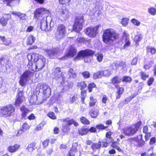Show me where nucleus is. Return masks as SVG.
<instances>
[{"label": "nucleus", "instance_id": "obj_1", "mask_svg": "<svg viewBox=\"0 0 156 156\" xmlns=\"http://www.w3.org/2000/svg\"><path fill=\"white\" fill-rule=\"evenodd\" d=\"M102 39L106 44L111 45L114 41L119 38V34L115 30L112 29H107L103 32Z\"/></svg>", "mask_w": 156, "mask_h": 156}, {"label": "nucleus", "instance_id": "obj_2", "mask_svg": "<svg viewBox=\"0 0 156 156\" xmlns=\"http://www.w3.org/2000/svg\"><path fill=\"white\" fill-rule=\"evenodd\" d=\"M28 60H33L35 62L38 69L39 70L43 69L46 64V58L39 54L35 52L30 53L27 54Z\"/></svg>", "mask_w": 156, "mask_h": 156}, {"label": "nucleus", "instance_id": "obj_3", "mask_svg": "<svg viewBox=\"0 0 156 156\" xmlns=\"http://www.w3.org/2000/svg\"><path fill=\"white\" fill-rule=\"evenodd\" d=\"M15 109L11 105H8L2 107L0 109V116L8 117L14 114Z\"/></svg>", "mask_w": 156, "mask_h": 156}, {"label": "nucleus", "instance_id": "obj_4", "mask_svg": "<svg viewBox=\"0 0 156 156\" xmlns=\"http://www.w3.org/2000/svg\"><path fill=\"white\" fill-rule=\"evenodd\" d=\"M66 32V27L63 24H58L55 34L56 39L58 40L62 39L65 36Z\"/></svg>", "mask_w": 156, "mask_h": 156}, {"label": "nucleus", "instance_id": "obj_5", "mask_svg": "<svg viewBox=\"0 0 156 156\" xmlns=\"http://www.w3.org/2000/svg\"><path fill=\"white\" fill-rule=\"evenodd\" d=\"M33 75L34 73L31 71L29 70L25 71L20 77L19 81L20 84L22 86H24Z\"/></svg>", "mask_w": 156, "mask_h": 156}, {"label": "nucleus", "instance_id": "obj_6", "mask_svg": "<svg viewBox=\"0 0 156 156\" xmlns=\"http://www.w3.org/2000/svg\"><path fill=\"white\" fill-rule=\"evenodd\" d=\"M53 70L52 75L54 76L53 78L58 81V82H60L62 85H63L64 83L65 78L61 71L60 68L57 67L53 69Z\"/></svg>", "mask_w": 156, "mask_h": 156}, {"label": "nucleus", "instance_id": "obj_7", "mask_svg": "<svg viewBox=\"0 0 156 156\" xmlns=\"http://www.w3.org/2000/svg\"><path fill=\"white\" fill-rule=\"evenodd\" d=\"M84 21L83 16L76 17L73 27V30L76 32H79L82 29L83 23Z\"/></svg>", "mask_w": 156, "mask_h": 156}, {"label": "nucleus", "instance_id": "obj_8", "mask_svg": "<svg viewBox=\"0 0 156 156\" xmlns=\"http://www.w3.org/2000/svg\"><path fill=\"white\" fill-rule=\"evenodd\" d=\"M94 52L93 50L90 49L81 50L78 52L75 59H79L81 58L92 56L94 54Z\"/></svg>", "mask_w": 156, "mask_h": 156}, {"label": "nucleus", "instance_id": "obj_9", "mask_svg": "<svg viewBox=\"0 0 156 156\" xmlns=\"http://www.w3.org/2000/svg\"><path fill=\"white\" fill-rule=\"evenodd\" d=\"M40 92H42L44 95L46 97H49L51 94V91L50 88L46 84L40 83L38 87Z\"/></svg>", "mask_w": 156, "mask_h": 156}, {"label": "nucleus", "instance_id": "obj_10", "mask_svg": "<svg viewBox=\"0 0 156 156\" xmlns=\"http://www.w3.org/2000/svg\"><path fill=\"white\" fill-rule=\"evenodd\" d=\"M76 49L73 45L70 46L68 51L61 58L62 60L67 59L68 57H73L77 53Z\"/></svg>", "mask_w": 156, "mask_h": 156}, {"label": "nucleus", "instance_id": "obj_11", "mask_svg": "<svg viewBox=\"0 0 156 156\" xmlns=\"http://www.w3.org/2000/svg\"><path fill=\"white\" fill-rule=\"evenodd\" d=\"M99 27V26H97L94 27H88L85 30L84 32L90 37H94L98 33L97 31Z\"/></svg>", "mask_w": 156, "mask_h": 156}, {"label": "nucleus", "instance_id": "obj_12", "mask_svg": "<svg viewBox=\"0 0 156 156\" xmlns=\"http://www.w3.org/2000/svg\"><path fill=\"white\" fill-rule=\"evenodd\" d=\"M136 132V129H134L133 126H127L123 129V133L126 136H133Z\"/></svg>", "mask_w": 156, "mask_h": 156}, {"label": "nucleus", "instance_id": "obj_13", "mask_svg": "<svg viewBox=\"0 0 156 156\" xmlns=\"http://www.w3.org/2000/svg\"><path fill=\"white\" fill-rule=\"evenodd\" d=\"M48 11L43 8H40L36 9L34 12V17L36 19H39L43 15L47 13Z\"/></svg>", "mask_w": 156, "mask_h": 156}, {"label": "nucleus", "instance_id": "obj_14", "mask_svg": "<svg viewBox=\"0 0 156 156\" xmlns=\"http://www.w3.org/2000/svg\"><path fill=\"white\" fill-rule=\"evenodd\" d=\"M40 26L41 30L45 31H49L51 28L50 25H48L46 19L44 18L41 20Z\"/></svg>", "mask_w": 156, "mask_h": 156}, {"label": "nucleus", "instance_id": "obj_15", "mask_svg": "<svg viewBox=\"0 0 156 156\" xmlns=\"http://www.w3.org/2000/svg\"><path fill=\"white\" fill-rule=\"evenodd\" d=\"M23 93V91H19L15 101V105L16 107H19L20 104L23 102V99L24 98Z\"/></svg>", "mask_w": 156, "mask_h": 156}, {"label": "nucleus", "instance_id": "obj_16", "mask_svg": "<svg viewBox=\"0 0 156 156\" xmlns=\"http://www.w3.org/2000/svg\"><path fill=\"white\" fill-rule=\"evenodd\" d=\"M101 147H107V143L106 142H103V140L99 141L98 143H93L91 146V148L93 150L99 149Z\"/></svg>", "mask_w": 156, "mask_h": 156}, {"label": "nucleus", "instance_id": "obj_17", "mask_svg": "<svg viewBox=\"0 0 156 156\" xmlns=\"http://www.w3.org/2000/svg\"><path fill=\"white\" fill-rule=\"evenodd\" d=\"M60 18L63 20H66L69 17V12L66 9H62L59 13Z\"/></svg>", "mask_w": 156, "mask_h": 156}, {"label": "nucleus", "instance_id": "obj_18", "mask_svg": "<svg viewBox=\"0 0 156 156\" xmlns=\"http://www.w3.org/2000/svg\"><path fill=\"white\" fill-rule=\"evenodd\" d=\"M123 38L125 40V44L123 46L124 49L128 47L130 44L129 40V35L126 33V31H124L123 33Z\"/></svg>", "mask_w": 156, "mask_h": 156}, {"label": "nucleus", "instance_id": "obj_19", "mask_svg": "<svg viewBox=\"0 0 156 156\" xmlns=\"http://www.w3.org/2000/svg\"><path fill=\"white\" fill-rule=\"evenodd\" d=\"M27 67L30 69L34 71H39V69H38L35 62L33 61V60H28Z\"/></svg>", "mask_w": 156, "mask_h": 156}, {"label": "nucleus", "instance_id": "obj_20", "mask_svg": "<svg viewBox=\"0 0 156 156\" xmlns=\"http://www.w3.org/2000/svg\"><path fill=\"white\" fill-rule=\"evenodd\" d=\"M20 109L21 112V117L22 119H27L26 117L27 113L29 112V110L25 106L23 105L20 108Z\"/></svg>", "mask_w": 156, "mask_h": 156}, {"label": "nucleus", "instance_id": "obj_21", "mask_svg": "<svg viewBox=\"0 0 156 156\" xmlns=\"http://www.w3.org/2000/svg\"><path fill=\"white\" fill-rule=\"evenodd\" d=\"M113 132L109 131L106 133L105 136L106 139H105L103 141V142H106L107 143V146L108 145V143H111L113 139L111 137V135L113 134Z\"/></svg>", "mask_w": 156, "mask_h": 156}, {"label": "nucleus", "instance_id": "obj_22", "mask_svg": "<svg viewBox=\"0 0 156 156\" xmlns=\"http://www.w3.org/2000/svg\"><path fill=\"white\" fill-rule=\"evenodd\" d=\"M115 87L118 89L116 91V99H119L120 98L121 95L122 94L124 91V88L122 87H120L118 85H115Z\"/></svg>", "mask_w": 156, "mask_h": 156}, {"label": "nucleus", "instance_id": "obj_23", "mask_svg": "<svg viewBox=\"0 0 156 156\" xmlns=\"http://www.w3.org/2000/svg\"><path fill=\"white\" fill-rule=\"evenodd\" d=\"M47 52L49 58L51 59L54 58L58 53V51L56 49L53 50H47Z\"/></svg>", "mask_w": 156, "mask_h": 156}, {"label": "nucleus", "instance_id": "obj_24", "mask_svg": "<svg viewBox=\"0 0 156 156\" xmlns=\"http://www.w3.org/2000/svg\"><path fill=\"white\" fill-rule=\"evenodd\" d=\"M68 78L69 79H74L76 77V75L75 71L70 68L68 71Z\"/></svg>", "mask_w": 156, "mask_h": 156}, {"label": "nucleus", "instance_id": "obj_25", "mask_svg": "<svg viewBox=\"0 0 156 156\" xmlns=\"http://www.w3.org/2000/svg\"><path fill=\"white\" fill-rule=\"evenodd\" d=\"M74 144H76V143L73 144L72 147L69 151L67 156H74L75 155V153L77 151V150L76 147L73 146Z\"/></svg>", "mask_w": 156, "mask_h": 156}, {"label": "nucleus", "instance_id": "obj_26", "mask_svg": "<svg viewBox=\"0 0 156 156\" xmlns=\"http://www.w3.org/2000/svg\"><path fill=\"white\" fill-rule=\"evenodd\" d=\"M20 147L19 144H15L13 146H10L8 147V151L10 153L16 152Z\"/></svg>", "mask_w": 156, "mask_h": 156}, {"label": "nucleus", "instance_id": "obj_27", "mask_svg": "<svg viewBox=\"0 0 156 156\" xmlns=\"http://www.w3.org/2000/svg\"><path fill=\"white\" fill-rule=\"evenodd\" d=\"M111 81L112 83L114 85H115V84L119 83L122 82V78L121 77L115 76L112 79Z\"/></svg>", "mask_w": 156, "mask_h": 156}, {"label": "nucleus", "instance_id": "obj_28", "mask_svg": "<svg viewBox=\"0 0 156 156\" xmlns=\"http://www.w3.org/2000/svg\"><path fill=\"white\" fill-rule=\"evenodd\" d=\"M35 39V38L32 35L28 36L27 40V44L28 45H32L34 42Z\"/></svg>", "mask_w": 156, "mask_h": 156}, {"label": "nucleus", "instance_id": "obj_29", "mask_svg": "<svg viewBox=\"0 0 156 156\" xmlns=\"http://www.w3.org/2000/svg\"><path fill=\"white\" fill-rule=\"evenodd\" d=\"M88 132V129L83 127L79 129L78 133L79 135L81 136L86 135Z\"/></svg>", "mask_w": 156, "mask_h": 156}, {"label": "nucleus", "instance_id": "obj_30", "mask_svg": "<svg viewBox=\"0 0 156 156\" xmlns=\"http://www.w3.org/2000/svg\"><path fill=\"white\" fill-rule=\"evenodd\" d=\"M36 143L35 142H33L28 144L26 148V150L30 152H32L35 149Z\"/></svg>", "mask_w": 156, "mask_h": 156}, {"label": "nucleus", "instance_id": "obj_31", "mask_svg": "<svg viewBox=\"0 0 156 156\" xmlns=\"http://www.w3.org/2000/svg\"><path fill=\"white\" fill-rule=\"evenodd\" d=\"M77 86L78 89H80L81 90H83L87 87V85L85 82L81 81L77 83Z\"/></svg>", "mask_w": 156, "mask_h": 156}, {"label": "nucleus", "instance_id": "obj_32", "mask_svg": "<svg viewBox=\"0 0 156 156\" xmlns=\"http://www.w3.org/2000/svg\"><path fill=\"white\" fill-rule=\"evenodd\" d=\"M99 111L97 109H92L89 112V114L92 118H96L98 115Z\"/></svg>", "mask_w": 156, "mask_h": 156}, {"label": "nucleus", "instance_id": "obj_33", "mask_svg": "<svg viewBox=\"0 0 156 156\" xmlns=\"http://www.w3.org/2000/svg\"><path fill=\"white\" fill-rule=\"evenodd\" d=\"M90 101L89 102V106L90 107L94 106L97 102V99L96 98H94L92 96H90Z\"/></svg>", "mask_w": 156, "mask_h": 156}, {"label": "nucleus", "instance_id": "obj_34", "mask_svg": "<svg viewBox=\"0 0 156 156\" xmlns=\"http://www.w3.org/2000/svg\"><path fill=\"white\" fill-rule=\"evenodd\" d=\"M125 63L126 62H125L121 61L119 63L118 62L115 63H114V64L117 68L118 67H120L121 69H123L126 66V65Z\"/></svg>", "mask_w": 156, "mask_h": 156}, {"label": "nucleus", "instance_id": "obj_35", "mask_svg": "<svg viewBox=\"0 0 156 156\" xmlns=\"http://www.w3.org/2000/svg\"><path fill=\"white\" fill-rule=\"evenodd\" d=\"M80 121L81 123L85 125H89L90 124L89 121L86 117L82 116L80 118Z\"/></svg>", "mask_w": 156, "mask_h": 156}, {"label": "nucleus", "instance_id": "obj_36", "mask_svg": "<svg viewBox=\"0 0 156 156\" xmlns=\"http://www.w3.org/2000/svg\"><path fill=\"white\" fill-rule=\"evenodd\" d=\"M102 71H99L93 74V78L94 79L100 78L102 77Z\"/></svg>", "mask_w": 156, "mask_h": 156}, {"label": "nucleus", "instance_id": "obj_37", "mask_svg": "<svg viewBox=\"0 0 156 156\" xmlns=\"http://www.w3.org/2000/svg\"><path fill=\"white\" fill-rule=\"evenodd\" d=\"M66 123L69 126H70L72 124H73L75 126H77L79 125L78 123L73 119L69 120L68 121V122Z\"/></svg>", "mask_w": 156, "mask_h": 156}, {"label": "nucleus", "instance_id": "obj_38", "mask_svg": "<svg viewBox=\"0 0 156 156\" xmlns=\"http://www.w3.org/2000/svg\"><path fill=\"white\" fill-rule=\"evenodd\" d=\"M81 102L82 104L84 103V100L86 98V92L85 90H81Z\"/></svg>", "mask_w": 156, "mask_h": 156}, {"label": "nucleus", "instance_id": "obj_39", "mask_svg": "<svg viewBox=\"0 0 156 156\" xmlns=\"http://www.w3.org/2000/svg\"><path fill=\"white\" fill-rule=\"evenodd\" d=\"M154 63V62L153 61L151 60L149 61L148 63L145 65L144 66V67L145 69H149V68L152 66Z\"/></svg>", "mask_w": 156, "mask_h": 156}, {"label": "nucleus", "instance_id": "obj_40", "mask_svg": "<svg viewBox=\"0 0 156 156\" xmlns=\"http://www.w3.org/2000/svg\"><path fill=\"white\" fill-rule=\"evenodd\" d=\"M87 40H86L84 37H78L76 40V42L78 43H85L86 42Z\"/></svg>", "mask_w": 156, "mask_h": 156}, {"label": "nucleus", "instance_id": "obj_41", "mask_svg": "<svg viewBox=\"0 0 156 156\" xmlns=\"http://www.w3.org/2000/svg\"><path fill=\"white\" fill-rule=\"evenodd\" d=\"M7 19L6 20L4 17H2L0 19V24L3 27L5 26L7 23Z\"/></svg>", "mask_w": 156, "mask_h": 156}, {"label": "nucleus", "instance_id": "obj_42", "mask_svg": "<svg viewBox=\"0 0 156 156\" xmlns=\"http://www.w3.org/2000/svg\"><path fill=\"white\" fill-rule=\"evenodd\" d=\"M104 1L103 0H101L97 1L96 2V6L99 7V10H101L104 5L103 3Z\"/></svg>", "mask_w": 156, "mask_h": 156}, {"label": "nucleus", "instance_id": "obj_43", "mask_svg": "<svg viewBox=\"0 0 156 156\" xmlns=\"http://www.w3.org/2000/svg\"><path fill=\"white\" fill-rule=\"evenodd\" d=\"M69 126L67 124V123H64L62 124V129L64 132H68L69 130Z\"/></svg>", "mask_w": 156, "mask_h": 156}, {"label": "nucleus", "instance_id": "obj_44", "mask_svg": "<svg viewBox=\"0 0 156 156\" xmlns=\"http://www.w3.org/2000/svg\"><path fill=\"white\" fill-rule=\"evenodd\" d=\"M96 85L94 83H91L89 84L88 86V89L89 92H91L92 91L93 88L96 87Z\"/></svg>", "mask_w": 156, "mask_h": 156}, {"label": "nucleus", "instance_id": "obj_45", "mask_svg": "<svg viewBox=\"0 0 156 156\" xmlns=\"http://www.w3.org/2000/svg\"><path fill=\"white\" fill-rule=\"evenodd\" d=\"M132 81V79L130 77L125 76L123 77L122 79V81L130 83Z\"/></svg>", "mask_w": 156, "mask_h": 156}, {"label": "nucleus", "instance_id": "obj_46", "mask_svg": "<svg viewBox=\"0 0 156 156\" xmlns=\"http://www.w3.org/2000/svg\"><path fill=\"white\" fill-rule=\"evenodd\" d=\"M148 12L152 15H154L156 13V9L153 7H151L148 9Z\"/></svg>", "mask_w": 156, "mask_h": 156}, {"label": "nucleus", "instance_id": "obj_47", "mask_svg": "<svg viewBox=\"0 0 156 156\" xmlns=\"http://www.w3.org/2000/svg\"><path fill=\"white\" fill-rule=\"evenodd\" d=\"M142 37L140 35H138L135 36L134 40L136 43H138L140 41V40L142 39Z\"/></svg>", "mask_w": 156, "mask_h": 156}, {"label": "nucleus", "instance_id": "obj_48", "mask_svg": "<svg viewBox=\"0 0 156 156\" xmlns=\"http://www.w3.org/2000/svg\"><path fill=\"white\" fill-rule=\"evenodd\" d=\"M111 73L110 70H107L102 71V75L104 76H108Z\"/></svg>", "mask_w": 156, "mask_h": 156}, {"label": "nucleus", "instance_id": "obj_49", "mask_svg": "<svg viewBox=\"0 0 156 156\" xmlns=\"http://www.w3.org/2000/svg\"><path fill=\"white\" fill-rule=\"evenodd\" d=\"M97 56V59L98 61L99 62L102 61L103 58V55L102 54H97L96 55Z\"/></svg>", "mask_w": 156, "mask_h": 156}, {"label": "nucleus", "instance_id": "obj_50", "mask_svg": "<svg viewBox=\"0 0 156 156\" xmlns=\"http://www.w3.org/2000/svg\"><path fill=\"white\" fill-rule=\"evenodd\" d=\"M96 128L98 129H105L108 127V126H105L102 124H99L96 126Z\"/></svg>", "mask_w": 156, "mask_h": 156}, {"label": "nucleus", "instance_id": "obj_51", "mask_svg": "<svg viewBox=\"0 0 156 156\" xmlns=\"http://www.w3.org/2000/svg\"><path fill=\"white\" fill-rule=\"evenodd\" d=\"M48 116L51 119H56V116L55 115L54 113L53 112H50L48 114Z\"/></svg>", "mask_w": 156, "mask_h": 156}, {"label": "nucleus", "instance_id": "obj_52", "mask_svg": "<svg viewBox=\"0 0 156 156\" xmlns=\"http://www.w3.org/2000/svg\"><path fill=\"white\" fill-rule=\"evenodd\" d=\"M82 75L84 78H88L90 77V73L88 71H85L82 73Z\"/></svg>", "mask_w": 156, "mask_h": 156}, {"label": "nucleus", "instance_id": "obj_53", "mask_svg": "<svg viewBox=\"0 0 156 156\" xmlns=\"http://www.w3.org/2000/svg\"><path fill=\"white\" fill-rule=\"evenodd\" d=\"M129 19L127 18H123L121 22L122 24L125 26L128 23Z\"/></svg>", "mask_w": 156, "mask_h": 156}, {"label": "nucleus", "instance_id": "obj_54", "mask_svg": "<svg viewBox=\"0 0 156 156\" xmlns=\"http://www.w3.org/2000/svg\"><path fill=\"white\" fill-rule=\"evenodd\" d=\"M142 122L140 121L138 122L135 125V126H133L134 129H136V131L137 132L138 129L141 125Z\"/></svg>", "mask_w": 156, "mask_h": 156}, {"label": "nucleus", "instance_id": "obj_55", "mask_svg": "<svg viewBox=\"0 0 156 156\" xmlns=\"http://www.w3.org/2000/svg\"><path fill=\"white\" fill-rule=\"evenodd\" d=\"M30 128V126L26 122L24 123L22 127V128L25 131L29 129Z\"/></svg>", "mask_w": 156, "mask_h": 156}, {"label": "nucleus", "instance_id": "obj_56", "mask_svg": "<svg viewBox=\"0 0 156 156\" xmlns=\"http://www.w3.org/2000/svg\"><path fill=\"white\" fill-rule=\"evenodd\" d=\"M141 92V90L138 89L136 90L134 93L132 94L131 96L133 99L138 94H140Z\"/></svg>", "mask_w": 156, "mask_h": 156}, {"label": "nucleus", "instance_id": "obj_57", "mask_svg": "<svg viewBox=\"0 0 156 156\" xmlns=\"http://www.w3.org/2000/svg\"><path fill=\"white\" fill-rule=\"evenodd\" d=\"M72 84L70 83H67L66 85H65L64 86L63 88V90H65L66 91V90H68V89H69L70 88H72Z\"/></svg>", "mask_w": 156, "mask_h": 156}, {"label": "nucleus", "instance_id": "obj_58", "mask_svg": "<svg viewBox=\"0 0 156 156\" xmlns=\"http://www.w3.org/2000/svg\"><path fill=\"white\" fill-rule=\"evenodd\" d=\"M49 143V140L48 139H46L43 141L42 142V145L43 147L46 148V147L48 145Z\"/></svg>", "mask_w": 156, "mask_h": 156}, {"label": "nucleus", "instance_id": "obj_59", "mask_svg": "<svg viewBox=\"0 0 156 156\" xmlns=\"http://www.w3.org/2000/svg\"><path fill=\"white\" fill-rule=\"evenodd\" d=\"M131 21L134 24L137 26H139L140 24V22L135 19H132Z\"/></svg>", "mask_w": 156, "mask_h": 156}, {"label": "nucleus", "instance_id": "obj_60", "mask_svg": "<svg viewBox=\"0 0 156 156\" xmlns=\"http://www.w3.org/2000/svg\"><path fill=\"white\" fill-rule=\"evenodd\" d=\"M140 74L141 78L143 80H145L146 78L148 77V76L143 71L141 72Z\"/></svg>", "mask_w": 156, "mask_h": 156}, {"label": "nucleus", "instance_id": "obj_61", "mask_svg": "<svg viewBox=\"0 0 156 156\" xmlns=\"http://www.w3.org/2000/svg\"><path fill=\"white\" fill-rule=\"evenodd\" d=\"M154 81V78L153 77H150L148 80L147 83L149 86H151Z\"/></svg>", "mask_w": 156, "mask_h": 156}, {"label": "nucleus", "instance_id": "obj_62", "mask_svg": "<svg viewBox=\"0 0 156 156\" xmlns=\"http://www.w3.org/2000/svg\"><path fill=\"white\" fill-rule=\"evenodd\" d=\"M26 16L25 14L20 13L19 15L18 16L19 17L21 20H23L26 19Z\"/></svg>", "mask_w": 156, "mask_h": 156}, {"label": "nucleus", "instance_id": "obj_63", "mask_svg": "<svg viewBox=\"0 0 156 156\" xmlns=\"http://www.w3.org/2000/svg\"><path fill=\"white\" fill-rule=\"evenodd\" d=\"M77 99L76 96L73 95L70 99V103H72L74 102Z\"/></svg>", "mask_w": 156, "mask_h": 156}, {"label": "nucleus", "instance_id": "obj_64", "mask_svg": "<svg viewBox=\"0 0 156 156\" xmlns=\"http://www.w3.org/2000/svg\"><path fill=\"white\" fill-rule=\"evenodd\" d=\"M147 51L148 52L150 51L152 54H154L156 52V50L154 48H148L147 49Z\"/></svg>", "mask_w": 156, "mask_h": 156}]
</instances>
